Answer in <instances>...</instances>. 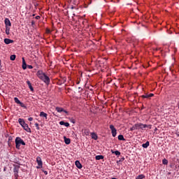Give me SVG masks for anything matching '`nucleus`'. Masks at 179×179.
I'll list each match as a JSON object with an SVG mask.
<instances>
[{"label": "nucleus", "mask_w": 179, "mask_h": 179, "mask_svg": "<svg viewBox=\"0 0 179 179\" xmlns=\"http://www.w3.org/2000/svg\"><path fill=\"white\" fill-rule=\"evenodd\" d=\"M36 19H40V16H36Z\"/></svg>", "instance_id": "nucleus-43"}, {"label": "nucleus", "mask_w": 179, "mask_h": 179, "mask_svg": "<svg viewBox=\"0 0 179 179\" xmlns=\"http://www.w3.org/2000/svg\"><path fill=\"white\" fill-rule=\"evenodd\" d=\"M112 153H113L116 156H120V155H121V152L120 151H118V150H116V151H113L112 150Z\"/></svg>", "instance_id": "nucleus-20"}, {"label": "nucleus", "mask_w": 179, "mask_h": 179, "mask_svg": "<svg viewBox=\"0 0 179 179\" xmlns=\"http://www.w3.org/2000/svg\"><path fill=\"white\" fill-rule=\"evenodd\" d=\"M44 173L45 174H48V173L47 171H45Z\"/></svg>", "instance_id": "nucleus-44"}, {"label": "nucleus", "mask_w": 179, "mask_h": 179, "mask_svg": "<svg viewBox=\"0 0 179 179\" xmlns=\"http://www.w3.org/2000/svg\"><path fill=\"white\" fill-rule=\"evenodd\" d=\"M71 122H72L73 124H75L76 121H75L74 119H71Z\"/></svg>", "instance_id": "nucleus-38"}, {"label": "nucleus", "mask_w": 179, "mask_h": 179, "mask_svg": "<svg viewBox=\"0 0 179 179\" xmlns=\"http://www.w3.org/2000/svg\"><path fill=\"white\" fill-rule=\"evenodd\" d=\"M91 136L92 139H94V141H97V134H96L95 133H91Z\"/></svg>", "instance_id": "nucleus-15"}, {"label": "nucleus", "mask_w": 179, "mask_h": 179, "mask_svg": "<svg viewBox=\"0 0 179 179\" xmlns=\"http://www.w3.org/2000/svg\"><path fill=\"white\" fill-rule=\"evenodd\" d=\"M27 84L29 86V88L30 89L31 92H34V89L33 88V86H31V83H30L29 80L27 81Z\"/></svg>", "instance_id": "nucleus-9"}, {"label": "nucleus", "mask_w": 179, "mask_h": 179, "mask_svg": "<svg viewBox=\"0 0 179 179\" xmlns=\"http://www.w3.org/2000/svg\"><path fill=\"white\" fill-rule=\"evenodd\" d=\"M60 125H64V127H69V122H65L64 121L59 122Z\"/></svg>", "instance_id": "nucleus-14"}, {"label": "nucleus", "mask_w": 179, "mask_h": 179, "mask_svg": "<svg viewBox=\"0 0 179 179\" xmlns=\"http://www.w3.org/2000/svg\"><path fill=\"white\" fill-rule=\"evenodd\" d=\"M117 138H118V140H119V141H125V138H124V136H123V135H121V134H120V135L118 136Z\"/></svg>", "instance_id": "nucleus-22"}, {"label": "nucleus", "mask_w": 179, "mask_h": 179, "mask_svg": "<svg viewBox=\"0 0 179 179\" xmlns=\"http://www.w3.org/2000/svg\"><path fill=\"white\" fill-rule=\"evenodd\" d=\"M44 74H45V73H43L41 71H38L37 72V75H38V78H40V76H43Z\"/></svg>", "instance_id": "nucleus-23"}, {"label": "nucleus", "mask_w": 179, "mask_h": 179, "mask_svg": "<svg viewBox=\"0 0 179 179\" xmlns=\"http://www.w3.org/2000/svg\"><path fill=\"white\" fill-rule=\"evenodd\" d=\"M14 101H15V103H16L17 104H20V103L22 102V101H20L19 100V99H17V97H15V98H14Z\"/></svg>", "instance_id": "nucleus-21"}, {"label": "nucleus", "mask_w": 179, "mask_h": 179, "mask_svg": "<svg viewBox=\"0 0 179 179\" xmlns=\"http://www.w3.org/2000/svg\"><path fill=\"white\" fill-rule=\"evenodd\" d=\"M20 169V166H19V165L14 166L13 173H14L15 179H17V178L19 177V169Z\"/></svg>", "instance_id": "nucleus-4"}, {"label": "nucleus", "mask_w": 179, "mask_h": 179, "mask_svg": "<svg viewBox=\"0 0 179 179\" xmlns=\"http://www.w3.org/2000/svg\"><path fill=\"white\" fill-rule=\"evenodd\" d=\"M0 65H1V60H0Z\"/></svg>", "instance_id": "nucleus-46"}, {"label": "nucleus", "mask_w": 179, "mask_h": 179, "mask_svg": "<svg viewBox=\"0 0 179 179\" xmlns=\"http://www.w3.org/2000/svg\"><path fill=\"white\" fill-rule=\"evenodd\" d=\"M10 59L11 61H15V59H16V55H12L10 57Z\"/></svg>", "instance_id": "nucleus-25"}, {"label": "nucleus", "mask_w": 179, "mask_h": 179, "mask_svg": "<svg viewBox=\"0 0 179 179\" xmlns=\"http://www.w3.org/2000/svg\"><path fill=\"white\" fill-rule=\"evenodd\" d=\"M27 68H28L29 69H33V66H31V65H28V66H27Z\"/></svg>", "instance_id": "nucleus-36"}, {"label": "nucleus", "mask_w": 179, "mask_h": 179, "mask_svg": "<svg viewBox=\"0 0 179 179\" xmlns=\"http://www.w3.org/2000/svg\"><path fill=\"white\" fill-rule=\"evenodd\" d=\"M39 115H40V117H43L45 120H47V118H48L47 117L48 116V115L44 112H41Z\"/></svg>", "instance_id": "nucleus-11"}, {"label": "nucleus", "mask_w": 179, "mask_h": 179, "mask_svg": "<svg viewBox=\"0 0 179 179\" xmlns=\"http://www.w3.org/2000/svg\"><path fill=\"white\" fill-rule=\"evenodd\" d=\"M64 142H65L66 145H69V143H71V139L70 138H68L64 136Z\"/></svg>", "instance_id": "nucleus-13"}, {"label": "nucleus", "mask_w": 179, "mask_h": 179, "mask_svg": "<svg viewBox=\"0 0 179 179\" xmlns=\"http://www.w3.org/2000/svg\"><path fill=\"white\" fill-rule=\"evenodd\" d=\"M109 128L110 129H111L112 136H113V138H115V136H117V129L114 127V125L113 124H110Z\"/></svg>", "instance_id": "nucleus-5"}, {"label": "nucleus", "mask_w": 179, "mask_h": 179, "mask_svg": "<svg viewBox=\"0 0 179 179\" xmlns=\"http://www.w3.org/2000/svg\"><path fill=\"white\" fill-rule=\"evenodd\" d=\"M142 97H143V99H149V94H145V95H143Z\"/></svg>", "instance_id": "nucleus-32"}, {"label": "nucleus", "mask_w": 179, "mask_h": 179, "mask_svg": "<svg viewBox=\"0 0 179 179\" xmlns=\"http://www.w3.org/2000/svg\"><path fill=\"white\" fill-rule=\"evenodd\" d=\"M28 121H33V117H29Z\"/></svg>", "instance_id": "nucleus-41"}, {"label": "nucleus", "mask_w": 179, "mask_h": 179, "mask_svg": "<svg viewBox=\"0 0 179 179\" xmlns=\"http://www.w3.org/2000/svg\"><path fill=\"white\" fill-rule=\"evenodd\" d=\"M145 178V176L144 175H139L136 179H143Z\"/></svg>", "instance_id": "nucleus-27"}, {"label": "nucleus", "mask_w": 179, "mask_h": 179, "mask_svg": "<svg viewBox=\"0 0 179 179\" xmlns=\"http://www.w3.org/2000/svg\"><path fill=\"white\" fill-rule=\"evenodd\" d=\"M124 160H125V158L122 157L119 161L117 162V164H120V163H121L122 162H124Z\"/></svg>", "instance_id": "nucleus-28"}, {"label": "nucleus", "mask_w": 179, "mask_h": 179, "mask_svg": "<svg viewBox=\"0 0 179 179\" xmlns=\"http://www.w3.org/2000/svg\"><path fill=\"white\" fill-rule=\"evenodd\" d=\"M27 69V64L26 63L22 64V69Z\"/></svg>", "instance_id": "nucleus-31"}, {"label": "nucleus", "mask_w": 179, "mask_h": 179, "mask_svg": "<svg viewBox=\"0 0 179 179\" xmlns=\"http://www.w3.org/2000/svg\"><path fill=\"white\" fill-rule=\"evenodd\" d=\"M39 79L43 80V82H44V83H46V85H50V78L48 76H47V75H45V73L41 76Z\"/></svg>", "instance_id": "nucleus-3"}, {"label": "nucleus", "mask_w": 179, "mask_h": 179, "mask_svg": "<svg viewBox=\"0 0 179 179\" xmlns=\"http://www.w3.org/2000/svg\"><path fill=\"white\" fill-rule=\"evenodd\" d=\"M71 9H73V7H71Z\"/></svg>", "instance_id": "nucleus-45"}, {"label": "nucleus", "mask_w": 179, "mask_h": 179, "mask_svg": "<svg viewBox=\"0 0 179 179\" xmlns=\"http://www.w3.org/2000/svg\"><path fill=\"white\" fill-rule=\"evenodd\" d=\"M140 123L134 124L135 129H139Z\"/></svg>", "instance_id": "nucleus-29"}, {"label": "nucleus", "mask_w": 179, "mask_h": 179, "mask_svg": "<svg viewBox=\"0 0 179 179\" xmlns=\"http://www.w3.org/2000/svg\"><path fill=\"white\" fill-rule=\"evenodd\" d=\"M4 23L6 24V27H10V26H12V24L10 23V20H9V18H6L4 20Z\"/></svg>", "instance_id": "nucleus-8"}, {"label": "nucleus", "mask_w": 179, "mask_h": 179, "mask_svg": "<svg viewBox=\"0 0 179 179\" xmlns=\"http://www.w3.org/2000/svg\"><path fill=\"white\" fill-rule=\"evenodd\" d=\"M5 44H11L13 43V40L9 39V38H5L4 39Z\"/></svg>", "instance_id": "nucleus-10"}, {"label": "nucleus", "mask_w": 179, "mask_h": 179, "mask_svg": "<svg viewBox=\"0 0 179 179\" xmlns=\"http://www.w3.org/2000/svg\"><path fill=\"white\" fill-rule=\"evenodd\" d=\"M146 124H143L142 123H140V127H139V129H142V131H143L144 128H146Z\"/></svg>", "instance_id": "nucleus-18"}, {"label": "nucleus", "mask_w": 179, "mask_h": 179, "mask_svg": "<svg viewBox=\"0 0 179 179\" xmlns=\"http://www.w3.org/2000/svg\"><path fill=\"white\" fill-rule=\"evenodd\" d=\"M9 31H10V28L9 27H6V34H7V36H9Z\"/></svg>", "instance_id": "nucleus-17"}, {"label": "nucleus", "mask_w": 179, "mask_h": 179, "mask_svg": "<svg viewBox=\"0 0 179 179\" xmlns=\"http://www.w3.org/2000/svg\"><path fill=\"white\" fill-rule=\"evenodd\" d=\"M18 122L27 132H31V130L29 128V124H26L24 120L20 118Z\"/></svg>", "instance_id": "nucleus-1"}, {"label": "nucleus", "mask_w": 179, "mask_h": 179, "mask_svg": "<svg viewBox=\"0 0 179 179\" xmlns=\"http://www.w3.org/2000/svg\"><path fill=\"white\" fill-rule=\"evenodd\" d=\"M83 134L87 136L90 135V132L87 129H84Z\"/></svg>", "instance_id": "nucleus-24"}, {"label": "nucleus", "mask_w": 179, "mask_h": 179, "mask_svg": "<svg viewBox=\"0 0 179 179\" xmlns=\"http://www.w3.org/2000/svg\"><path fill=\"white\" fill-rule=\"evenodd\" d=\"M75 164L78 169H82V164H80V162L76 161Z\"/></svg>", "instance_id": "nucleus-12"}, {"label": "nucleus", "mask_w": 179, "mask_h": 179, "mask_svg": "<svg viewBox=\"0 0 179 179\" xmlns=\"http://www.w3.org/2000/svg\"><path fill=\"white\" fill-rule=\"evenodd\" d=\"M20 145L24 146V145H26V143H24V141L22 140V138H20V137H17L15 138V148L17 149H20Z\"/></svg>", "instance_id": "nucleus-2"}, {"label": "nucleus", "mask_w": 179, "mask_h": 179, "mask_svg": "<svg viewBox=\"0 0 179 179\" xmlns=\"http://www.w3.org/2000/svg\"><path fill=\"white\" fill-rule=\"evenodd\" d=\"M148 96H149V99H150V97H153V96L155 95L153 94H149Z\"/></svg>", "instance_id": "nucleus-37"}, {"label": "nucleus", "mask_w": 179, "mask_h": 179, "mask_svg": "<svg viewBox=\"0 0 179 179\" xmlns=\"http://www.w3.org/2000/svg\"><path fill=\"white\" fill-rule=\"evenodd\" d=\"M140 123L134 124L135 129H139Z\"/></svg>", "instance_id": "nucleus-30"}, {"label": "nucleus", "mask_w": 179, "mask_h": 179, "mask_svg": "<svg viewBox=\"0 0 179 179\" xmlns=\"http://www.w3.org/2000/svg\"><path fill=\"white\" fill-rule=\"evenodd\" d=\"M55 110L57 111V113H65V114H68V111L65 110L62 108L56 107Z\"/></svg>", "instance_id": "nucleus-7"}, {"label": "nucleus", "mask_w": 179, "mask_h": 179, "mask_svg": "<svg viewBox=\"0 0 179 179\" xmlns=\"http://www.w3.org/2000/svg\"><path fill=\"white\" fill-rule=\"evenodd\" d=\"M150 143L149 141H147L145 143H143L142 145V147L144 148V149H146L149 146Z\"/></svg>", "instance_id": "nucleus-19"}, {"label": "nucleus", "mask_w": 179, "mask_h": 179, "mask_svg": "<svg viewBox=\"0 0 179 179\" xmlns=\"http://www.w3.org/2000/svg\"><path fill=\"white\" fill-rule=\"evenodd\" d=\"M22 64H26V61L24 60V57H22Z\"/></svg>", "instance_id": "nucleus-40"}, {"label": "nucleus", "mask_w": 179, "mask_h": 179, "mask_svg": "<svg viewBox=\"0 0 179 179\" xmlns=\"http://www.w3.org/2000/svg\"><path fill=\"white\" fill-rule=\"evenodd\" d=\"M162 164H169V161L167 159H164L162 160Z\"/></svg>", "instance_id": "nucleus-26"}, {"label": "nucleus", "mask_w": 179, "mask_h": 179, "mask_svg": "<svg viewBox=\"0 0 179 179\" xmlns=\"http://www.w3.org/2000/svg\"><path fill=\"white\" fill-rule=\"evenodd\" d=\"M36 163L39 166H37V169H41L43 167V161H41V157H37Z\"/></svg>", "instance_id": "nucleus-6"}, {"label": "nucleus", "mask_w": 179, "mask_h": 179, "mask_svg": "<svg viewBox=\"0 0 179 179\" xmlns=\"http://www.w3.org/2000/svg\"><path fill=\"white\" fill-rule=\"evenodd\" d=\"M35 127H36V129H40V127H38V123H36Z\"/></svg>", "instance_id": "nucleus-35"}, {"label": "nucleus", "mask_w": 179, "mask_h": 179, "mask_svg": "<svg viewBox=\"0 0 179 179\" xmlns=\"http://www.w3.org/2000/svg\"><path fill=\"white\" fill-rule=\"evenodd\" d=\"M146 128H149V129H152V125L146 124Z\"/></svg>", "instance_id": "nucleus-34"}, {"label": "nucleus", "mask_w": 179, "mask_h": 179, "mask_svg": "<svg viewBox=\"0 0 179 179\" xmlns=\"http://www.w3.org/2000/svg\"><path fill=\"white\" fill-rule=\"evenodd\" d=\"M20 107H22V108H26V105H24V103H23L22 102L19 103Z\"/></svg>", "instance_id": "nucleus-33"}, {"label": "nucleus", "mask_w": 179, "mask_h": 179, "mask_svg": "<svg viewBox=\"0 0 179 179\" xmlns=\"http://www.w3.org/2000/svg\"><path fill=\"white\" fill-rule=\"evenodd\" d=\"M135 126H133L131 128V131H135Z\"/></svg>", "instance_id": "nucleus-39"}, {"label": "nucleus", "mask_w": 179, "mask_h": 179, "mask_svg": "<svg viewBox=\"0 0 179 179\" xmlns=\"http://www.w3.org/2000/svg\"><path fill=\"white\" fill-rule=\"evenodd\" d=\"M8 141H12V136L8 137Z\"/></svg>", "instance_id": "nucleus-42"}, {"label": "nucleus", "mask_w": 179, "mask_h": 179, "mask_svg": "<svg viewBox=\"0 0 179 179\" xmlns=\"http://www.w3.org/2000/svg\"><path fill=\"white\" fill-rule=\"evenodd\" d=\"M96 160H103L104 159V156L103 155H96L95 157Z\"/></svg>", "instance_id": "nucleus-16"}]
</instances>
